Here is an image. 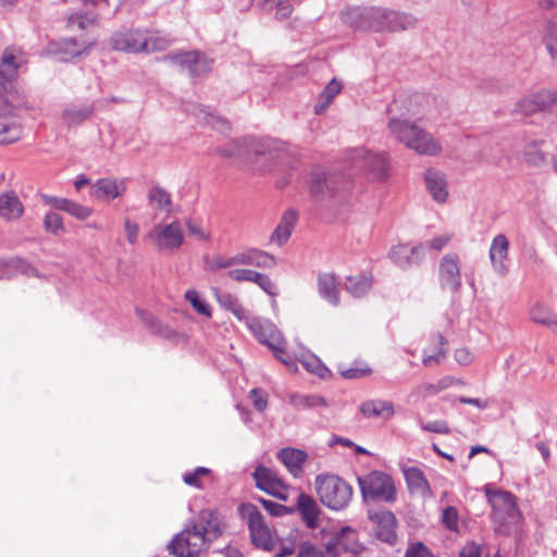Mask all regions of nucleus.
<instances>
[{
	"instance_id": "nucleus-1",
	"label": "nucleus",
	"mask_w": 557,
	"mask_h": 557,
	"mask_svg": "<svg viewBox=\"0 0 557 557\" xmlns=\"http://www.w3.org/2000/svg\"><path fill=\"white\" fill-rule=\"evenodd\" d=\"M222 532L223 524L216 512L201 510L196 520L171 541L169 549L177 557H195L206 550Z\"/></svg>"
},
{
	"instance_id": "nucleus-2",
	"label": "nucleus",
	"mask_w": 557,
	"mask_h": 557,
	"mask_svg": "<svg viewBox=\"0 0 557 557\" xmlns=\"http://www.w3.org/2000/svg\"><path fill=\"white\" fill-rule=\"evenodd\" d=\"M397 103H393L388 108V123L387 127L391 135L407 148L416 151L419 154L435 156L441 152L442 147L432 134L424 131L414 123L405 119L403 115H397L395 110Z\"/></svg>"
},
{
	"instance_id": "nucleus-3",
	"label": "nucleus",
	"mask_w": 557,
	"mask_h": 557,
	"mask_svg": "<svg viewBox=\"0 0 557 557\" xmlns=\"http://www.w3.org/2000/svg\"><path fill=\"white\" fill-rule=\"evenodd\" d=\"M487 500L492 506L491 518L498 533H508L509 528L518 523L520 511L516 504L515 496L502 490L485 491Z\"/></svg>"
},
{
	"instance_id": "nucleus-4",
	"label": "nucleus",
	"mask_w": 557,
	"mask_h": 557,
	"mask_svg": "<svg viewBox=\"0 0 557 557\" xmlns=\"http://www.w3.org/2000/svg\"><path fill=\"white\" fill-rule=\"evenodd\" d=\"M315 488L321 502L329 508H345L352 496V487L337 475H318Z\"/></svg>"
},
{
	"instance_id": "nucleus-5",
	"label": "nucleus",
	"mask_w": 557,
	"mask_h": 557,
	"mask_svg": "<svg viewBox=\"0 0 557 557\" xmlns=\"http://www.w3.org/2000/svg\"><path fill=\"white\" fill-rule=\"evenodd\" d=\"M154 250L162 255L176 252L184 244L185 236L178 220L170 223H158L146 234Z\"/></svg>"
},
{
	"instance_id": "nucleus-6",
	"label": "nucleus",
	"mask_w": 557,
	"mask_h": 557,
	"mask_svg": "<svg viewBox=\"0 0 557 557\" xmlns=\"http://www.w3.org/2000/svg\"><path fill=\"white\" fill-rule=\"evenodd\" d=\"M358 484L362 497L367 499L393 502L395 498V486L392 479L379 471H373L364 476L358 478Z\"/></svg>"
},
{
	"instance_id": "nucleus-7",
	"label": "nucleus",
	"mask_w": 557,
	"mask_h": 557,
	"mask_svg": "<svg viewBox=\"0 0 557 557\" xmlns=\"http://www.w3.org/2000/svg\"><path fill=\"white\" fill-rule=\"evenodd\" d=\"M373 20L372 27L377 32L388 30H408L417 26L418 20L406 13L388 11L386 9H376L371 15Z\"/></svg>"
},
{
	"instance_id": "nucleus-8",
	"label": "nucleus",
	"mask_w": 557,
	"mask_h": 557,
	"mask_svg": "<svg viewBox=\"0 0 557 557\" xmlns=\"http://www.w3.org/2000/svg\"><path fill=\"white\" fill-rule=\"evenodd\" d=\"M165 60L173 62L181 71L187 72L191 77L208 73L212 66V61L197 50L166 55Z\"/></svg>"
},
{
	"instance_id": "nucleus-9",
	"label": "nucleus",
	"mask_w": 557,
	"mask_h": 557,
	"mask_svg": "<svg viewBox=\"0 0 557 557\" xmlns=\"http://www.w3.org/2000/svg\"><path fill=\"white\" fill-rule=\"evenodd\" d=\"M248 525L255 546L268 552L274 548L277 540L276 533L264 523L263 516L256 508L248 513Z\"/></svg>"
},
{
	"instance_id": "nucleus-10",
	"label": "nucleus",
	"mask_w": 557,
	"mask_h": 557,
	"mask_svg": "<svg viewBox=\"0 0 557 557\" xmlns=\"http://www.w3.org/2000/svg\"><path fill=\"white\" fill-rule=\"evenodd\" d=\"M253 478L258 488L281 500L288 498L286 485L273 470L264 466H258L255 469Z\"/></svg>"
},
{
	"instance_id": "nucleus-11",
	"label": "nucleus",
	"mask_w": 557,
	"mask_h": 557,
	"mask_svg": "<svg viewBox=\"0 0 557 557\" xmlns=\"http://www.w3.org/2000/svg\"><path fill=\"white\" fill-rule=\"evenodd\" d=\"M438 277L443 288H447L451 292L459 290L461 287V273L457 255L447 253L441 259Z\"/></svg>"
},
{
	"instance_id": "nucleus-12",
	"label": "nucleus",
	"mask_w": 557,
	"mask_h": 557,
	"mask_svg": "<svg viewBox=\"0 0 557 557\" xmlns=\"http://www.w3.org/2000/svg\"><path fill=\"white\" fill-rule=\"evenodd\" d=\"M15 107L0 96V144L7 145L18 140L22 136L21 126L8 117L14 115Z\"/></svg>"
},
{
	"instance_id": "nucleus-13",
	"label": "nucleus",
	"mask_w": 557,
	"mask_h": 557,
	"mask_svg": "<svg viewBox=\"0 0 557 557\" xmlns=\"http://www.w3.org/2000/svg\"><path fill=\"white\" fill-rule=\"evenodd\" d=\"M110 46L116 51L136 53L146 46V37L138 29H123L112 34Z\"/></svg>"
},
{
	"instance_id": "nucleus-14",
	"label": "nucleus",
	"mask_w": 557,
	"mask_h": 557,
	"mask_svg": "<svg viewBox=\"0 0 557 557\" xmlns=\"http://www.w3.org/2000/svg\"><path fill=\"white\" fill-rule=\"evenodd\" d=\"M349 158L380 177L386 173L387 160L382 152H373L364 147H358L351 150Z\"/></svg>"
},
{
	"instance_id": "nucleus-15",
	"label": "nucleus",
	"mask_w": 557,
	"mask_h": 557,
	"mask_svg": "<svg viewBox=\"0 0 557 557\" xmlns=\"http://www.w3.org/2000/svg\"><path fill=\"white\" fill-rule=\"evenodd\" d=\"M341 182V175L317 169L310 174V191L315 197L324 198L337 191Z\"/></svg>"
},
{
	"instance_id": "nucleus-16",
	"label": "nucleus",
	"mask_w": 557,
	"mask_h": 557,
	"mask_svg": "<svg viewBox=\"0 0 557 557\" xmlns=\"http://www.w3.org/2000/svg\"><path fill=\"white\" fill-rule=\"evenodd\" d=\"M243 321H246L247 326L261 344L270 349L278 348V339L282 335L271 322L259 318H251L249 314Z\"/></svg>"
},
{
	"instance_id": "nucleus-17",
	"label": "nucleus",
	"mask_w": 557,
	"mask_h": 557,
	"mask_svg": "<svg viewBox=\"0 0 557 557\" xmlns=\"http://www.w3.org/2000/svg\"><path fill=\"white\" fill-rule=\"evenodd\" d=\"M374 527V535L377 540L389 545L395 544L396 535V517L388 510H383L371 516Z\"/></svg>"
},
{
	"instance_id": "nucleus-18",
	"label": "nucleus",
	"mask_w": 557,
	"mask_h": 557,
	"mask_svg": "<svg viewBox=\"0 0 557 557\" xmlns=\"http://www.w3.org/2000/svg\"><path fill=\"white\" fill-rule=\"evenodd\" d=\"M345 533L351 534L352 531L350 529H343L342 534L334 540L333 544L327 546L325 552L310 543H302L299 547L297 557H336L335 552L342 548L357 553L358 550L356 548L348 547L344 542Z\"/></svg>"
},
{
	"instance_id": "nucleus-19",
	"label": "nucleus",
	"mask_w": 557,
	"mask_h": 557,
	"mask_svg": "<svg viewBox=\"0 0 557 557\" xmlns=\"http://www.w3.org/2000/svg\"><path fill=\"white\" fill-rule=\"evenodd\" d=\"M41 199L45 205L52 207L55 210L64 211L76 218L77 220H86L92 213L91 208L83 206L71 199L59 198L49 195H42Z\"/></svg>"
},
{
	"instance_id": "nucleus-20",
	"label": "nucleus",
	"mask_w": 557,
	"mask_h": 557,
	"mask_svg": "<svg viewBox=\"0 0 557 557\" xmlns=\"http://www.w3.org/2000/svg\"><path fill=\"white\" fill-rule=\"evenodd\" d=\"M408 490L411 494L425 497H432V491L423 472L417 467H401Z\"/></svg>"
},
{
	"instance_id": "nucleus-21",
	"label": "nucleus",
	"mask_w": 557,
	"mask_h": 557,
	"mask_svg": "<svg viewBox=\"0 0 557 557\" xmlns=\"http://www.w3.org/2000/svg\"><path fill=\"white\" fill-rule=\"evenodd\" d=\"M16 50L8 48L3 51L0 64V91H8L17 75L20 63L16 61Z\"/></svg>"
},
{
	"instance_id": "nucleus-22",
	"label": "nucleus",
	"mask_w": 557,
	"mask_h": 557,
	"mask_svg": "<svg viewBox=\"0 0 557 557\" xmlns=\"http://www.w3.org/2000/svg\"><path fill=\"white\" fill-rule=\"evenodd\" d=\"M425 186L432 198L440 203L447 200L448 188L444 173L435 169H428L424 173Z\"/></svg>"
},
{
	"instance_id": "nucleus-23",
	"label": "nucleus",
	"mask_w": 557,
	"mask_h": 557,
	"mask_svg": "<svg viewBox=\"0 0 557 557\" xmlns=\"http://www.w3.org/2000/svg\"><path fill=\"white\" fill-rule=\"evenodd\" d=\"M509 240L504 234L494 237L490 248V260L495 272L499 275L507 273L505 260L508 257Z\"/></svg>"
},
{
	"instance_id": "nucleus-24",
	"label": "nucleus",
	"mask_w": 557,
	"mask_h": 557,
	"mask_svg": "<svg viewBox=\"0 0 557 557\" xmlns=\"http://www.w3.org/2000/svg\"><path fill=\"white\" fill-rule=\"evenodd\" d=\"M126 185L115 178H100L92 185V195L100 200H112L123 195Z\"/></svg>"
},
{
	"instance_id": "nucleus-25",
	"label": "nucleus",
	"mask_w": 557,
	"mask_h": 557,
	"mask_svg": "<svg viewBox=\"0 0 557 557\" xmlns=\"http://www.w3.org/2000/svg\"><path fill=\"white\" fill-rule=\"evenodd\" d=\"M238 265H252L257 268H272L276 261L270 253L256 248H249L237 252Z\"/></svg>"
},
{
	"instance_id": "nucleus-26",
	"label": "nucleus",
	"mask_w": 557,
	"mask_h": 557,
	"mask_svg": "<svg viewBox=\"0 0 557 557\" xmlns=\"http://www.w3.org/2000/svg\"><path fill=\"white\" fill-rule=\"evenodd\" d=\"M297 220L298 213L295 210L285 211L281 222L272 233L270 240L275 243L277 246L284 245L289 239Z\"/></svg>"
},
{
	"instance_id": "nucleus-27",
	"label": "nucleus",
	"mask_w": 557,
	"mask_h": 557,
	"mask_svg": "<svg viewBox=\"0 0 557 557\" xmlns=\"http://www.w3.org/2000/svg\"><path fill=\"white\" fill-rule=\"evenodd\" d=\"M147 201L156 211H163L168 214L174 211L171 194L159 185L151 186L147 190Z\"/></svg>"
},
{
	"instance_id": "nucleus-28",
	"label": "nucleus",
	"mask_w": 557,
	"mask_h": 557,
	"mask_svg": "<svg viewBox=\"0 0 557 557\" xmlns=\"http://www.w3.org/2000/svg\"><path fill=\"white\" fill-rule=\"evenodd\" d=\"M24 207L14 191L0 195V216L13 221L22 216Z\"/></svg>"
},
{
	"instance_id": "nucleus-29",
	"label": "nucleus",
	"mask_w": 557,
	"mask_h": 557,
	"mask_svg": "<svg viewBox=\"0 0 557 557\" xmlns=\"http://www.w3.org/2000/svg\"><path fill=\"white\" fill-rule=\"evenodd\" d=\"M360 412L367 419H389L394 414V406L391 401L372 399L361 404Z\"/></svg>"
},
{
	"instance_id": "nucleus-30",
	"label": "nucleus",
	"mask_w": 557,
	"mask_h": 557,
	"mask_svg": "<svg viewBox=\"0 0 557 557\" xmlns=\"http://www.w3.org/2000/svg\"><path fill=\"white\" fill-rule=\"evenodd\" d=\"M307 453L296 448H283L277 453V458L295 476L302 471V465L307 460Z\"/></svg>"
},
{
	"instance_id": "nucleus-31",
	"label": "nucleus",
	"mask_w": 557,
	"mask_h": 557,
	"mask_svg": "<svg viewBox=\"0 0 557 557\" xmlns=\"http://www.w3.org/2000/svg\"><path fill=\"white\" fill-rule=\"evenodd\" d=\"M297 509L301 513L306 525L314 529L319 516V507L315 500L310 495L300 493L297 498Z\"/></svg>"
},
{
	"instance_id": "nucleus-32",
	"label": "nucleus",
	"mask_w": 557,
	"mask_h": 557,
	"mask_svg": "<svg viewBox=\"0 0 557 557\" xmlns=\"http://www.w3.org/2000/svg\"><path fill=\"white\" fill-rule=\"evenodd\" d=\"M423 249V245L414 247L397 245L391 249L388 257L396 265L407 268L414 262L413 257L418 256Z\"/></svg>"
},
{
	"instance_id": "nucleus-33",
	"label": "nucleus",
	"mask_w": 557,
	"mask_h": 557,
	"mask_svg": "<svg viewBox=\"0 0 557 557\" xmlns=\"http://www.w3.org/2000/svg\"><path fill=\"white\" fill-rule=\"evenodd\" d=\"M212 292L215 300L223 309L231 311L239 321L247 319L248 312L240 305L237 296L227 292H221L218 288H212Z\"/></svg>"
},
{
	"instance_id": "nucleus-34",
	"label": "nucleus",
	"mask_w": 557,
	"mask_h": 557,
	"mask_svg": "<svg viewBox=\"0 0 557 557\" xmlns=\"http://www.w3.org/2000/svg\"><path fill=\"white\" fill-rule=\"evenodd\" d=\"M94 44V41H78L75 38H65L60 41L59 50L62 53L64 60H70L76 57L88 54Z\"/></svg>"
},
{
	"instance_id": "nucleus-35",
	"label": "nucleus",
	"mask_w": 557,
	"mask_h": 557,
	"mask_svg": "<svg viewBox=\"0 0 557 557\" xmlns=\"http://www.w3.org/2000/svg\"><path fill=\"white\" fill-rule=\"evenodd\" d=\"M16 274L35 275L36 270L22 259L0 260V280L10 278Z\"/></svg>"
},
{
	"instance_id": "nucleus-36",
	"label": "nucleus",
	"mask_w": 557,
	"mask_h": 557,
	"mask_svg": "<svg viewBox=\"0 0 557 557\" xmlns=\"http://www.w3.org/2000/svg\"><path fill=\"white\" fill-rule=\"evenodd\" d=\"M319 293L322 298L333 306L338 305L339 297L337 282L333 274L324 273L319 275Z\"/></svg>"
},
{
	"instance_id": "nucleus-37",
	"label": "nucleus",
	"mask_w": 557,
	"mask_h": 557,
	"mask_svg": "<svg viewBox=\"0 0 557 557\" xmlns=\"http://www.w3.org/2000/svg\"><path fill=\"white\" fill-rule=\"evenodd\" d=\"M94 112L91 106H70L62 112V121L69 126H76L86 121Z\"/></svg>"
},
{
	"instance_id": "nucleus-38",
	"label": "nucleus",
	"mask_w": 557,
	"mask_h": 557,
	"mask_svg": "<svg viewBox=\"0 0 557 557\" xmlns=\"http://www.w3.org/2000/svg\"><path fill=\"white\" fill-rule=\"evenodd\" d=\"M372 286V277L366 274L348 276L346 278V290L354 297L359 298L366 295Z\"/></svg>"
},
{
	"instance_id": "nucleus-39",
	"label": "nucleus",
	"mask_w": 557,
	"mask_h": 557,
	"mask_svg": "<svg viewBox=\"0 0 557 557\" xmlns=\"http://www.w3.org/2000/svg\"><path fill=\"white\" fill-rule=\"evenodd\" d=\"M249 138H237L225 147L218 148V153L224 158H244L248 156Z\"/></svg>"
},
{
	"instance_id": "nucleus-40",
	"label": "nucleus",
	"mask_w": 557,
	"mask_h": 557,
	"mask_svg": "<svg viewBox=\"0 0 557 557\" xmlns=\"http://www.w3.org/2000/svg\"><path fill=\"white\" fill-rule=\"evenodd\" d=\"M435 347L434 349H424L422 363L425 367L432 366L433 363H440L446 357L445 339L442 335L434 337Z\"/></svg>"
},
{
	"instance_id": "nucleus-41",
	"label": "nucleus",
	"mask_w": 557,
	"mask_h": 557,
	"mask_svg": "<svg viewBox=\"0 0 557 557\" xmlns=\"http://www.w3.org/2000/svg\"><path fill=\"white\" fill-rule=\"evenodd\" d=\"M289 404L296 409H310L319 406H326L323 397L318 395L290 394Z\"/></svg>"
},
{
	"instance_id": "nucleus-42",
	"label": "nucleus",
	"mask_w": 557,
	"mask_h": 557,
	"mask_svg": "<svg viewBox=\"0 0 557 557\" xmlns=\"http://www.w3.org/2000/svg\"><path fill=\"white\" fill-rule=\"evenodd\" d=\"M98 21V14L95 11L86 10L71 14L67 18L69 27L76 26L78 29H86L89 26L96 25Z\"/></svg>"
},
{
	"instance_id": "nucleus-43",
	"label": "nucleus",
	"mask_w": 557,
	"mask_h": 557,
	"mask_svg": "<svg viewBox=\"0 0 557 557\" xmlns=\"http://www.w3.org/2000/svg\"><path fill=\"white\" fill-rule=\"evenodd\" d=\"M557 314L544 304H535L530 310V319L536 324L548 326Z\"/></svg>"
},
{
	"instance_id": "nucleus-44",
	"label": "nucleus",
	"mask_w": 557,
	"mask_h": 557,
	"mask_svg": "<svg viewBox=\"0 0 557 557\" xmlns=\"http://www.w3.org/2000/svg\"><path fill=\"white\" fill-rule=\"evenodd\" d=\"M342 90V84L337 82L335 78L332 79L323 89V91L320 95V100L322 102L318 103L315 106V112L322 113L326 110L329 104L332 102V100L335 98L337 94Z\"/></svg>"
},
{
	"instance_id": "nucleus-45",
	"label": "nucleus",
	"mask_w": 557,
	"mask_h": 557,
	"mask_svg": "<svg viewBox=\"0 0 557 557\" xmlns=\"http://www.w3.org/2000/svg\"><path fill=\"white\" fill-rule=\"evenodd\" d=\"M185 111L193 114L196 121L200 124H207L211 125L212 127H216L218 123H222L219 117L212 115L202 106L199 104H188L185 108Z\"/></svg>"
},
{
	"instance_id": "nucleus-46",
	"label": "nucleus",
	"mask_w": 557,
	"mask_h": 557,
	"mask_svg": "<svg viewBox=\"0 0 557 557\" xmlns=\"http://www.w3.org/2000/svg\"><path fill=\"white\" fill-rule=\"evenodd\" d=\"M185 299L189 301L191 307L199 313L207 318L211 317V308L209 304L201 298L198 292L190 289L185 293Z\"/></svg>"
},
{
	"instance_id": "nucleus-47",
	"label": "nucleus",
	"mask_w": 557,
	"mask_h": 557,
	"mask_svg": "<svg viewBox=\"0 0 557 557\" xmlns=\"http://www.w3.org/2000/svg\"><path fill=\"white\" fill-rule=\"evenodd\" d=\"M235 265H238L237 253H235L232 257H226V256H222V255L214 256L207 263L208 270L212 271V272H216V271L223 270V269H230Z\"/></svg>"
},
{
	"instance_id": "nucleus-48",
	"label": "nucleus",
	"mask_w": 557,
	"mask_h": 557,
	"mask_svg": "<svg viewBox=\"0 0 557 557\" xmlns=\"http://www.w3.org/2000/svg\"><path fill=\"white\" fill-rule=\"evenodd\" d=\"M44 227L47 232L58 236L64 233L63 219L60 214L49 211L44 218Z\"/></svg>"
},
{
	"instance_id": "nucleus-49",
	"label": "nucleus",
	"mask_w": 557,
	"mask_h": 557,
	"mask_svg": "<svg viewBox=\"0 0 557 557\" xmlns=\"http://www.w3.org/2000/svg\"><path fill=\"white\" fill-rule=\"evenodd\" d=\"M267 9H275L274 16L277 20L287 18L293 11L289 0H267L264 3Z\"/></svg>"
},
{
	"instance_id": "nucleus-50",
	"label": "nucleus",
	"mask_w": 557,
	"mask_h": 557,
	"mask_svg": "<svg viewBox=\"0 0 557 557\" xmlns=\"http://www.w3.org/2000/svg\"><path fill=\"white\" fill-rule=\"evenodd\" d=\"M275 143L272 139H255L249 138L248 154L255 153L257 156H263L271 152L274 149Z\"/></svg>"
},
{
	"instance_id": "nucleus-51",
	"label": "nucleus",
	"mask_w": 557,
	"mask_h": 557,
	"mask_svg": "<svg viewBox=\"0 0 557 557\" xmlns=\"http://www.w3.org/2000/svg\"><path fill=\"white\" fill-rule=\"evenodd\" d=\"M171 45V40L165 37L161 36L159 34L151 35L150 37L146 38V46L143 48V51L146 52H157L165 50Z\"/></svg>"
},
{
	"instance_id": "nucleus-52",
	"label": "nucleus",
	"mask_w": 557,
	"mask_h": 557,
	"mask_svg": "<svg viewBox=\"0 0 557 557\" xmlns=\"http://www.w3.org/2000/svg\"><path fill=\"white\" fill-rule=\"evenodd\" d=\"M301 364L308 372L313 373L319 377L324 379L329 375L327 368L324 364H322V362L314 356H309L308 358H305L304 360H301Z\"/></svg>"
},
{
	"instance_id": "nucleus-53",
	"label": "nucleus",
	"mask_w": 557,
	"mask_h": 557,
	"mask_svg": "<svg viewBox=\"0 0 557 557\" xmlns=\"http://www.w3.org/2000/svg\"><path fill=\"white\" fill-rule=\"evenodd\" d=\"M537 111H541V109L535 100L534 95L522 98L517 102L515 108V112L521 115H529Z\"/></svg>"
},
{
	"instance_id": "nucleus-54",
	"label": "nucleus",
	"mask_w": 557,
	"mask_h": 557,
	"mask_svg": "<svg viewBox=\"0 0 557 557\" xmlns=\"http://www.w3.org/2000/svg\"><path fill=\"white\" fill-rule=\"evenodd\" d=\"M136 312L140 320L145 324H147L153 333L160 334L162 336L169 335L170 331L166 327L162 326L159 322H157L150 313L138 309Z\"/></svg>"
},
{
	"instance_id": "nucleus-55",
	"label": "nucleus",
	"mask_w": 557,
	"mask_h": 557,
	"mask_svg": "<svg viewBox=\"0 0 557 557\" xmlns=\"http://www.w3.org/2000/svg\"><path fill=\"white\" fill-rule=\"evenodd\" d=\"M259 272L251 270V269H244V268H237V269H231L227 272L228 278L242 283V282H252Z\"/></svg>"
},
{
	"instance_id": "nucleus-56",
	"label": "nucleus",
	"mask_w": 557,
	"mask_h": 557,
	"mask_svg": "<svg viewBox=\"0 0 557 557\" xmlns=\"http://www.w3.org/2000/svg\"><path fill=\"white\" fill-rule=\"evenodd\" d=\"M185 225L187 227V231L190 236H194L197 240L201 242H208L210 240L211 236L210 233L207 232L198 222L188 219L185 222Z\"/></svg>"
},
{
	"instance_id": "nucleus-57",
	"label": "nucleus",
	"mask_w": 557,
	"mask_h": 557,
	"mask_svg": "<svg viewBox=\"0 0 557 557\" xmlns=\"http://www.w3.org/2000/svg\"><path fill=\"white\" fill-rule=\"evenodd\" d=\"M252 283H256L269 296L275 297L277 295V288L275 284L267 274L259 272Z\"/></svg>"
},
{
	"instance_id": "nucleus-58",
	"label": "nucleus",
	"mask_w": 557,
	"mask_h": 557,
	"mask_svg": "<svg viewBox=\"0 0 557 557\" xmlns=\"http://www.w3.org/2000/svg\"><path fill=\"white\" fill-rule=\"evenodd\" d=\"M541 110H545L557 103V91L542 90L534 95Z\"/></svg>"
},
{
	"instance_id": "nucleus-59",
	"label": "nucleus",
	"mask_w": 557,
	"mask_h": 557,
	"mask_svg": "<svg viewBox=\"0 0 557 557\" xmlns=\"http://www.w3.org/2000/svg\"><path fill=\"white\" fill-rule=\"evenodd\" d=\"M209 472L210 470L208 468L198 467L195 471L185 473L183 480L187 485L200 488V478L208 475Z\"/></svg>"
},
{
	"instance_id": "nucleus-60",
	"label": "nucleus",
	"mask_w": 557,
	"mask_h": 557,
	"mask_svg": "<svg viewBox=\"0 0 557 557\" xmlns=\"http://www.w3.org/2000/svg\"><path fill=\"white\" fill-rule=\"evenodd\" d=\"M126 240L129 245H136L139 236L138 223L126 218L123 223Z\"/></svg>"
},
{
	"instance_id": "nucleus-61",
	"label": "nucleus",
	"mask_w": 557,
	"mask_h": 557,
	"mask_svg": "<svg viewBox=\"0 0 557 557\" xmlns=\"http://www.w3.org/2000/svg\"><path fill=\"white\" fill-rule=\"evenodd\" d=\"M440 391L437 389L436 383H422L418 385L412 393L410 394L411 398L418 399L420 397H429L438 394Z\"/></svg>"
},
{
	"instance_id": "nucleus-62",
	"label": "nucleus",
	"mask_w": 557,
	"mask_h": 557,
	"mask_svg": "<svg viewBox=\"0 0 557 557\" xmlns=\"http://www.w3.org/2000/svg\"><path fill=\"white\" fill-rule=\"evenodd\" d=\"M443 523L451 531L458 529V511L455 507L449 506L443 510Z\"/></svg>"
},
{
	"instance_id": "nucleus-63",
	"label": "nucleus",
	"mask_w": 557,
	"mask_h": 557,
	"mask_svg": "<svg viewBox=\"0 0 557 557\" xmlns=\"http://www.w3.org/2000/svg\"><path fill=\"white\" fill-rule=\"evenodd\" d=\"M405 557H432V554L423 543L417 542L409 545Z\"/></svg>"
},
{
	"instance_id": "nucleus-64",
	"label": "nucleus",
	"mask_w": 557,
	"mask_h": 557,
	"mask_svg": "<svg viewBox=\"0 0 557 557\" xmlns=\"http://www.w3.org/2000/svg\"><path fill=\"white\" fill-rule=\"evenodd\" d=\"M546 48L553 59H557V25H553L545 38Z\"/></svg>"
}]
</instances>
